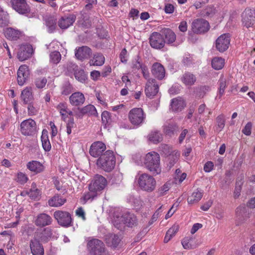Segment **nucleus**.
Wrapping results in <instances>:
<instances>
[{"label":"nucleus","instance_id":"obj_17","mask_svg":"<svg viewBox=\"0 0 255 255\" xmlns=\"http://www.w3.org/2000/svg\"><path fill=\"white\" fill-rule=\"evenodd\" d=\"M91 54V49L87 46L79 47L75 49V56L78 60L81 61L89 58Z\"/></svg>","mask_w":255,"mask_h":255},{"label":"nucleus","instance_id":"obj_57","mask_svg":"<svg viewBox=\"0 0 255 255\" xmlns=\"http://www.w3.org/2000/svg\"><path fill=\"white\" fill-rule=\"evenodd\" d=\"M27 104L28 105L27 109L29 115H35L37 114V111L36 109V108L33 106V104H32V102Z\"/></svg>","mask_w":255,"mask_h":255},{"label":"nucleus","instance_id":"obj_18","mask_svg":"<svg viewBox=\"0 0 255 255\" xmlns=\"http://www.w3.org/2000/svg\"><path fill=\"white\" fill-rule=\"evenodd\" d=\"M17 83L19 85L23 86L29 75L28 66L23 65L19 67L17 72Z\"/></svg>","mask_w":255,"mask_h":255},{"label":"nucleus","instance_id":"obj_64","mask_svg":"<svg viewBox=\"0 0 255 255\" xmlns=\"http://www.w3.org/2000/svg\"><path fill=\"white\" fill-rule=\"evenodd\" d=\"M203 225L200 223L194 224L191 230V233L194 234L199 229L202 227Z\"/></svg>","mask_w":255,"mask_h":255},{"label":"nucleus","instance_id":"obj_51","mask_svg":"<svg viewBox=\"0 0 255 255\" xmlns=\"http://www.w3.org/2000/svg\"><path fill=\"white\" fill-rule=\"evenodd\" d=\"M67 71L69 74H74L78 69V66L72 62H68L67 64Z\"/></svg>","mask_w":255,"mask_h":255},{"label":"nucleus","instance_id":"obj_5","mask_svg":"<svg viewBox=\"0 0 255 255\" xmlns=\"http://www.w3.org/2000/svg\"><path fill=\"white\" fill-rule=\"evenodd\" d=\"M53 216L60 226L67 228L72 225L71 215L69 212L58 210L54 212Z\"/></svg>","mask_w":255,"mask_h":255},{"label":"nucleus","instance_id":"obj_41","mask_svg":"<svg viewBox=\"0 0 255 255\" xmlns=\"http://www.w3.org/2000/svg\"><path fill=\"white\" fill-rule=\"evenodd\" d=\"M148 139L153 143L157 144L162 140V135L158 131H152L148 135Z\"/></svg>","mask_w":255,"mask_h":255},{"label":"nucleus","instance_id":"obj_27","mask_svg":"<svg viewBox=\"0 0 255 255\" xmlns=\"http://www.w3.org/2000/svg\"><path fill=\"white\" fill-rule=\"evenodd\" d=\"M84 95L80 92L73 93L69 97L71 104L74 106H79L82 105L85 102Z\"/></svg>","mask_w":255,"mask_h":255},{"label":"nucleus","instance_id":"obj_7","mask_svg":"<svg viewBox=\"0 0 255 255\" xmlns=\"http://www.w3.org/2000/svg\"><path fill=\"white\" fill-rule=\"evenodd\" d=\"M209 22L204 19H197L192 23V29L194 33L202 34L207 32L209 29Z\"/></svg>","mask_w":255,"mask_h":255},{"label":"nucleus","instance_id":"obj_6","mask_svg":"<svg viewBox=\"0 0 255 255\" xmlns=\"http://www.w3.org/2000/svg\"><path fill=\"white\" fill-rule=\"evenodd\" d=\"M128 118L132 125L139 126L143 123L145 115L141 108H133L129 111Z\"/></svg>","mask_w":255,"mask_h":255},{"label":"nucleus","instance_id":"obj_54","mask_svg":"<svg viewBox=\"0 0 255 255\" xmlns=\"http://www.w3.org/2000/svg\"><path fill=\"white\" fill-rule=\"evenodd\" d=\"M242 182L241 181H237L236 182V186L234 191L235 198L238 197L240 195V192L242 188Z\"/></svg>","mask_w":255,"mask_h":255},{"label":"nucleus","instance_id":"obj_14","mask_svg":"<svg viewBox=\"0 0 255 255\" xmlns=\"http://www.w3.org/2000/svg\"><path fill=\"white\" fill-rule=\"evenodd\" d=\"M158 90L159 87L156 80L154 79H149L145 88L146 96L152 99L157 94Z\"/></svg>","mask_w":255,"mask_h":255},{"label":"nucleus","instance_id":"obj_63","mask_svg":"<svg viewBox=\"0 0 255 255\" xmlns=\"http://www.w3.org/2000/svg\"><path fill=\"white\" fill-rule=\"evenodd\" d=\"M91 78L94 80H97L99 77L101 75V73H100L99 71L94 70L91 72Z\"/></svg>","mask_w":255,"mask_h":255},{"label":"nucleus","instance_id":"obj_31","mask_svg":"<svg viewBox=\"0 0 255 255\" xmlns=\"http://www.w3.org/2000/svg\"><path fill=\"white\" fill-rule=\"evenodd\" d=\"M125 226L132 228L137 224V220L136 217L132 213H125Z\"/></svg>","mask_w":255,"mask_h":255},{"label":"nucleus","instance_id":"obj_9","mask_svg":"<svg viewBox=\"0 0 255 255\" xmlns=\"http://www.w3.org/2000/svg\"><path fill=\"white\" fill-rule=\"evenodd\" d=\"M88 247L91 253L95 255H101L105 252V245L100 240L96 239L89 241Z\"/></svg>","mask_w":255,"mask_h":255},{"label":"nucleus","instance_id":"obj_29","mask_svg":"<svg viewBox=\"0 0 255 255\" xmlns=\"http://www.w3.org/2000/svg\"><path fill=\"white\" fill-rule=\"evenodd\" d=\"M66 199L62 198L60 194H56L48 201V204L51 207H59L63 205Z\"/></svg>","mask_w":255,"mask_h":255},{"label":"nucleus","instance_id":"obj_34","mask_svg":"<svg viewBox=\"0 0 255 255\" xmlns=\"http://www.w3.org/2000/svg\"><path fill=\"white\" fill-rule=\"evenodd\" d=\"M105 62V57L100 53L94 54L93 59H91L89 63L90 65L102 66Z\"/></svg>","mask_w":255,"mask_h":255},{"label":"nucleus","instance_id":"obj_36","mask_svg":"<svg viewBox=\"0 0 255 255\" xmlns=\"http://www.w3.org/2000/svg\"><path fill=\"white\" fill-rule=\"evenodd\" d=\"M21 99L24 104L31 103L33 99L32 92L27 88L24 89L21 94Z\"/></svg>","mask_w":255,"mask_h":255},{"label":"nucleus","instance_id":"obj_22","mask_svg":"<svg viewBox=\"0 0 255 255\" xmlns=\"http://www.w3.org/2000/svg\"><path fill=\"white\" fill-rule=\"evenodd\" d=\"M76 18V15L73 14H69L67 16H62L58 21V26L61 29H67L73 24Z\"/></svg>","mask_w":255,"mask_h":255},{"label":"nucleus","instance_id":"obj_58","mask_svg":"<svg viewBox=\"0 0 255 255\" xmlns=\"http://www.w3.org/2000/svg\"><path fill=\"white\" fill-rule=\"evenodd\" d=\"M169 189L168 184L167 183L164 184L162 187L158 189V193L160 196H163L165 193L168 191Z\"/></svg>","mask_w":255,"mask_h":255},{"label":"nucleus","instance_id":"obj_61","mask_svg":"<svg viewBox=\"0 0 255 255\" xmlns=\"http://www.w3.org/2000/svg\"><path fill=\"white\" fill-rule=\"evenodd\" d=\"M214 164L211 161H208L206 162L204 166V170L206 172H209L212 170Z\"/></svg>","mask_w":255,"mask_h":255},{"label":"nucleus","instance_id":"obj_43","mask_svg":"<svg viewBox=\"0 0 255 255\" xmlns=\"http://www.w3.org/2000/svg\"><path fill=\"white\" fill-rule=\"evenodd\" d=\"M9 23V18L7 12L0 7V27H5Z\"/></svg>","mask_w":255,"mask_h":255},{"label":"nucleus","instance_id":"obj_1","mask_svg":"<svg viewBox=\"0 0 255 255\" xmlns=\"http://www.w3.org/2000/svg\"><path fill=\"white\" fill-rule=\"evenodd\" d=\"M107 185V179L101 175H96L89 185V192L83 196L84 203L89 200H93L105 188Z\"/></svg>","mask_w":255,"mask_h":255},{"label":"nucleus","instance_id":"obj_24","mask_svg":"<svg viewBox=\"0 0 255 255\" xmlns=\"http://www.w3.org/2000/svg\"><path fill=\"white\" fill-rule=\"evenodd\" d=\"M30 248L33 255H43L44 249L39 241L36 238L32 239L30 242Z\"/></svg>","mask_w":255,"mask_h":255},{"label":"nucleus","instance_id":"obj_32","mask_svg":"<svg viewBox=\"0 0 255 255\" xmlns=\"http://www.w3.org/2000/svg\"><path fill=\"white\" fill-rule=\"evenodd\" d=\"M27 167L30 171L34 172L36 173H40L44 169V167L42 164L37 161H32L28 162Z\"/></svg>","mask_w":255,"mask_h":255},{"label":"nucleus","instance_id":"obj_2","mask_svg":"<svg viewBox=\"0 0 255 255\" xmlns=\"http://www.w3.org/2000/svg\"><path fill=\"white\" fill-rule=\"evenodd\" d=\"M96 163L102 170L107 172H111L116 164V157L114 152L110 150H107L99 157Z\"/></svg>","mask_w":255,"mask_h":255},{"label":"nucleus","instance_id":"obj_45","mask_svg":"<svg viewBox=\"0 0 255 255\" xmlns=\"http://www.w3.org/2000/svg\"><path fill=\"white\" fill-rule=\"evenodd\" d=\"M80 113L82 115L89 114L90 115H96L97 112L95 107L92 105H88L80 109Z\"/></svg>","mask_w":255,"mask_h":255},{"label":"nucleus","instance_id":"obj_20","mask_svg":"<svg viewBox=\"0 0 255 255\" xmlns=\"http://www.w3.org/2000/svg\"><path fill=\"white\" fill-rule=\"evenodd\" d=\"M52 222V219L49 215L45 213H41L36 217L34 224L36 226L42 227L51 225Z\"/></svg>","mask_w":255,"mask_h":255},{"label":"nucleus","instance_id":"obj_56","mask_svg":"<svg viewBox=\"0 0 255 255\" xmlns=\"http://www.w3.org/2000/svg\"><path fill=\"white\" fill-rule=\"evenodd\" d=\"M252 124L251 122L248 123L242 130L243 133L247 135H250L251 134Z\"/></svg>","mask_w":255,"mask_h":255},{"label":"nucleus","instance_id":"obj_13","mask_svg":"<svg viewBox=\"0 0 255 255\" xmlns=\"http://www.w3.org/2000/svg\"><path fill=\"white\" fill-rule=\"evenodd\" d=\"M255 13L254 10L250 8H246L243 12L242 22L244 26L249 28L253 26L255 23Z\"/></svg>","mask_w":255,"mask_h":255},{"label":"nucleus","instance_id":"obj_52","mask_svg":"<svg viewBox=\"0 0 255 255\" xmlns=\"http://www.w3.org/2000/svg\"><path fill=\"white\" fill-rule=\"evenodd\" d=\"M17 177V182L21 184L25 183L28 180V177L27 176L22 172L18 173Z\"/></svg>","mask_w":255,"mask_h":255},{"label":"nucleus","instance_id":"obj_39","mask_svg":"<svg viewBox=\"0 0 255 255\" xmlns=\"http://www.w3.org/2000/svg\"><path fill=\"white\" fill-rule=\"evenodd\" d=\"M124 217L125 214L121 216L118 215L114 217L113 220L114 225L118 229L122 230L124 228L125 226V218Z\"/></svg>","mask_w":255,"mask_h":255},{"label":"nucleus","instance_id":"obj_47","mask_svg":"<svg viewBox=\"0 0 255 255\" xmlns=\"http://www.w3.org/2000/svg\"><path fill=\"white\" fill-rule=\"evenodd\" d=\"M75 78L79 81L83 83L87 79L86 75L84 71L82 69H78L74 73Z\"/></svg>","mask_w":255,"mask_h":255},{"label":"nucleus","instance_id":"obj_28","mask_svg":"<svg viewBox=\"0 0 255 255\" xmlns=\"http://www.w3.org/2000/svg\"><path fill=\"white\" fill-rule=\"evenodd\" d=\"M181 81L186 86H191L195 84L196 81V77L193 74L187 72L181 77Z\"/></svg>","mask_w":255,"mask_h":255},{"label":"nucleus","instance_id":"obj_42","mask_svg":"<svg viewBox=\"0 0 255 255\" xmlns=\"http://www.w3.org/2000/svg\"><path fill=\"white\" fill-rule=\"evenodd\" d=\"M203 196V193L197 190L196 192H194L191 196L188 198V203L189 204H192L199 202Z\"/></svg>","mask_w":255,"mask_h":255},{"label":"nucleus","instance_id":"obj_4","mask_svg":"<svg viewBox=\"0 0 255 255\" xmlns=\"http://www.w3.org/2000/svg\"><path fill=\"white\" fill-rule=\"evenodd\" d=\"M138 183L140 189L148 192L153 191L156 185V181L154 177L147 173H142L139 175Z\"/></svg>","mask_w":255,"mask_h":255},{"label":"nucleus","instance_id":"obj_30","mask_svg":"<svg viewBox=\"0 0 255 255\" xmlns=\"http://www.w3.org/2000/svg\"><path fill=\"white\" fill-rule=\"evenodd\" d=\"M163 38H165V42L170 44L174 42L176 40V35L175 33L169 28H164L162 29Z\"/></svg>","mask_w":255,"mask_h":255},{"label":"nucleus","instance_id":"obj_38","mask_svg":"<svg viewBox=\"0 0 255 255\" xmlns=\"http://www.w3.org/2000/svg\"><path fill=\"white\" fill-rule=\"evenodd\" d=\"M42 145L43 149L46 151H49L51 148V145L48 139L47 131L43 130L41 136Z\"/></svg>","mask_w":255,"mask_h":255},{"label":"nucleus","instance_id":"obj_60","mask_svg":"<svg viewBox=\"0 0 255 255\" xmlns=\"http://www.w3.org/2000/svg\"><path fill=\"white\" fill-rule=\"evenodd\" d=\"M74 119L73 118L70 119L68 121V123H67V125H66L67 133H68V134H70L71 133V132H72L71 128L74 127Z\"/></svg>","mask_w":255,"mask_h":255},{"label":"nucleus","instance_id":"obj_19","mask_svg":"<svg viewBox=\"0 0 255 255\" xmlns=\"http://www.w3.org/2000/svg\"><path fill=\"white\" fill-rule=\"evenodd\" d=\"M179 129L177 124L175 122L170 120L164 124L163 131L166 135L172 136L179 131Z\"/></svg>","mask_w":255,"mask_h":255},{"label":"nucleus","instance_id":"obj_11","mask_svg":"<svg viewBox=\"0 0 255 255\" xmlns=\"http://www.w3.org/2000/svg\"><path fill=\"white\" fill-rule=\"evenodd\" d=\"M12 8L21 14H26L30 12V8L26 0H11Z\"/></svg>","mask_w":255,"mask_h":255},{"label":"nucleus","instance_id":"obj_23","mask_svg":"<svg viewBox=\"0 0 255 255\" xmlns=\"http://www.w3.org/2000/svg\"><path fill=\"white\" fill-rule=\"evenodd\" d=\"M151 73L154 77L161 80L165 77V69L161 64L154 63L152 66Z\"/></svg>","mask_w":255,"mask_h":255},{"label":"nucleus","instance_id":"obj_8","mask_svg":"<svg viewBox=\"0 0 255 255\" xmlns=\"http://www.w3.org/2000/svg\"><path fill=\"white\" fill-rule=\"evenodd\" d=\"M20 129L22 134L24 135H32L36 131V123L31 119L23 121L20 124Z\"/></svg>","mask_w":255,"mask_h":255},{"label":"nucleus","instance_id":"obj_25","mask_svg":"<svg viewBox=\"0 0 255 255\" xmlns=\"http://www.w3.org/2000/svg\"><path fill=\"white\" fill-rule=\"evenodd\" d=\"M186 106V103L183 98L177 97L173 99L170 102L171 109L173 112H181Z\"/></svg>","mask_w":255,"mask_h":255},{"label":"nucleus","instance_id":"obj_21","mask_svg":"<svg viewBox=\"0 0 255 255\" xmlns=\"http://www.w3.org/2000/svg\"><path fill=\"white\" fill-rule=\"evenodd\" d=\"M52 235V229L50 227L44 228L40 232H37L35 234L34 238L42 243H47Z\"/></svg>","mask_w":255,"mask_h":255},{"label":"nucleus","instance_id":"obj_37","mask_svg":"<svg viewBox=\"0 0 255 255\" xmlns=\"http://www.w3.org/2000/svg\"><path fill=\"white\" fill-rule=\"evenodd\" d=\"M218 84L219 86L218 94L219 98H221L224 95L225 90L229 84V81L223 75H222L218 81Z\"/></svg>","mask_w":255,"mask_h":255},{"label":"nucleus","instance_id":"obj_59","mask_svg":"<svg viewBox=\"0 0 255 255\" xmlns=\"http://www.w3.org/2000/svg\"><path fill=\"white\" fill-rule=\"evenodd\" d=\"M110 119V113L107 111H104L102 114V121L105 125L109 122Z\"/></svg>","mask_w":255,"mask_h":255},{"label":"nucleus","instance_id":"obj_50","mask_svg":"<svg viewBox=\"0 0 255 255\" xmlns=\"http://www.w3.org/2000/svg\"><path fill=\"white\" fill-rule=\"evenodd\" d=\"M47 79L45 77H39L35 79V84L39 89L43 88L47 83Z\"/></svg>","mask_w":255,"mask_h":255},{"label":"nucleus","instance_id":"obj_46","mask_svg":"<svg viewBox=\"0 0 255 255\" xmlns=\"http://www.w3.org/2000/svg\"><path fill=\"white\" fill-rule=\"evenodd\" d=\"M56 19L53 17H49L46 20V25L48 29V32H53L56 27Z\"/></svg>","mask_w":255,"mask_h":255},{"label":"nucleus","instance_id":"obj_62","mask_svg":"<svg viewBox=\"0 0 255 255\" xmlns=\"http://www.w3.org/2000/svg\"><path fill=\"white\" fill-rule=\"evenodd\" d=\"M174 10V6L171 3H167L165 5L164 11L166 13H172Z\"/></svg>","mask_w":255,"mask_h":255},{"label":"nucleus","instance_id":"obj_15","mask_svg":"<svg viewBox=\"0 0 255 255\" xmlns=\"http://www.w3.org/2000/svg\"><path fill=\"white\" fill-rule=\"evenodd\" d=\"M32 47L30 44H23L20 46L17 53V58L21 61H24L30 58L33 53Z\"/></svg>","mask_w":255,"mask_h":255},{"label":"nucleus","instance_id":"obj_49","mask_svg":"<svg viewBox=\"0 0 255 255\" xmlns=\"http://www.w3.org/2000/svg\"><path fill=\"white\" fill-rule=\"evenodd\" d=\"M192 240L191 238L186 237L183 239L181 242V244L182 245L184 249L186 250L193 249L196 248V246H193L190 243L191 241Z\"/></svg>","mask_w":255,"mask_h":255},{"label":"nucleus","instance_id":"obj_16","mask_svg":"<svg viewBox=\"0 0 255 255\" xmlns=\"http://www.w3.org/2000/svg\"><path fill=\"white\" fill-rule=\"evenodd\" d=\"M106 145L101 141H96L92 144L89 153L93 157H97L103 155V152L106 150Z\"/></svg>","mask_w":255,"mask_h":255},{"label":"nucleus","instance_id":"obj_26","mask_svg":"<svg viewBox=\"0 0 255 255\" xmlns=\"http://www.w3.org/2000/svg\"><path fill=\"white\" fill-rule=\"evenodd\" d=\"M3 34L7 39L16 41L21 36V32L18 29L8 27L3 30Z\"/></svg>","mask_w":255,"mask_h":255},{"label":"nucleus","instance_id":"obj_12","mask_svg":"<svg viewBox=\"0 0 255 255\" xmlns=\"http://www.w3.org/2000/svg\"><path fill=\"white\" fill-rule=\"evenodd\" d=\"M149 42L152 47L155 49H161L164 47L165 40L162 33L153 32L150 36Z\"/></svg>","mask_w":255,"mask_h":255},{"label":"nucleus","instance_id":"obj_10","mask_svg":"<svg viewBox=\"0 0 255 255\" xmlns=\"http://www.w3.org/2000/svg\"><path fill=\"white\" fill-rule=\"evenodd\" d=\"M216 47L220 52L226 51L230 44V35L224 33L220 35L216 41Z\"/></svg>","mask_w":255,"mask_h":255},{"label":"nucleus","instance_id":"obj_48","mask_svg":"<svg viewBox=\"0 0 255 255\" xmlns=\"http://www.w3.org/2000/svg\"><path fill=\"white\" fill-rule=\"evenodd\" d=\"M61 59V54L57 51H54L50 54V61L53 64H58L60 61Z\"/></svg>","mask_w":255,"mask_h":255},{"label":"nucleus","instance_id":"obj_53","mask_svg":"<svg viewBox=\"0 0 255 255\" xmlns=\"http://www.w3.org/2000/svg\"><path fill=\"white\" fill-rule=\"evenodd\" d=\"M57 109L60 110V113L62 117L64 118H65L66 116L67 112V107L66 105L64 103H60L58 106Z\"/></svg>","mask_w":255,"mask_h":255},{"label":"nucleus","instance_id":"obj_55","mask_svg":"<svg viewBox=\"0 0 255 255\" xmlns=\"http://www.w3.org/2000/svg\"><path fill=\"white\" fill-rule=\"evenodd\" d=\"M179 227L178 225H173L167 231L168 235L171 236V237H173L174 235L178 232L179 230Z\"/></svg>","mask_w":255,"mask_h":255},{"label":"nucleus","instance_id":"obj_40","mask_svg":"<svg viewBox=\"0 0 255 255\" xmlns=\"http://www.w3.org/2000/svg\"><path fill=\"white\" fill-rule=\"evenodd\" d=\"M225 65V60L219 57H214L212 60V66L215 70H220Z\"/></svg>","mask_w":255,"mask_h":255},{"label":"nucleus","instance_id":"obj_44","mask_svg":"<svg viewBox=\"0 0 255 255\" xmlns=\"http://www.w3.org/2000/svg\"><path fill=\"white\" fill-rule=\"evenodd\" d=\"M29 197L34 200L38 199L40 195V192L39 189L36 188V184L33 183L29 191H28Z\"/></svg>","mask_w":255,"mask_h":255},{"label":"nucleus","instance_id":"obj_35","mask_svg":"<svg viewBox=\"0 0 255 255\" xmlns=\"http://www.w3.org/2000/svg\"><path fill=\"white\" fill-rule=\"evenodd\" d=\"M106 240L107 244L114 248L117 247L121 241L119 236L115 234H109L107 235L106 238Z\"/></svg>","mask_w":255,"mask_h":255},{"label":"nucleus","instance_id":"obj_33","mask_svg":"<svg viewBox=\"0 0 255 255\" xmlns=\"http://www.w3.org/2000/svg\"><path fill=\"white\" fill-rule=\"evenodd\" d=\"M226 123L225 116L221 114L216 118L215 131L218 133L221 132L225 127Z\"/></svg>","mask_w":255,"mask_h":255},{"label":"nucleus","instance_id":"obj_3","mask_svg":"<svg viewBox=\"0 0 255 255\" xmlns=\"http://www.w3.org/2000/svg\"><path fill=\"white\" fill-rule=\"evenodd\" d=\"M144 164L153 175L159 174L161 172L160 164V156L155 152H150L146 154Z\"/></svg>","mask_w":255,"mask_h":255}]
</instances>
